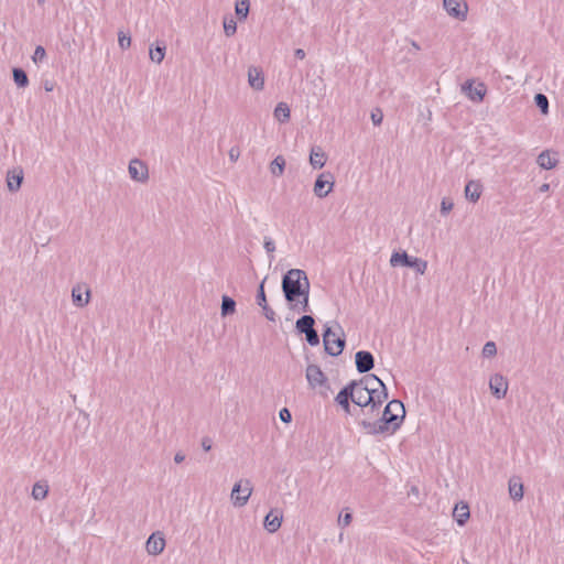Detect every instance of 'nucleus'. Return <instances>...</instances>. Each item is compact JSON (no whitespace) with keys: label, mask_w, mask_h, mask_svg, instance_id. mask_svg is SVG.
I'll return each instance as SVG.
<instances>
[{"label":"nucleus","mask_w":564,"mask_h":564,"mask_svg":"<svg viewBox=\"0 0 564 564\" xmlns=\"http://www.w3.org/2000/svg\"><path fill=\"white\" fill-rule=\"evenodd\" d=\"M240 490H241V484L240 482L235 484V486L231 490V500H232L234 506H236V507H243L248 502L249 497L252 491V488L250 487V482L248 480L246 481V486L242 490L245 492V495H242V496L238 495V491H240Z\"/></svg>","instance_id":"nucleus-12"},{"label":"nucleus","mask_w":564,"mask_h":564,"mask_svg":"<svg viewBox=\"0 0 564 564\" xmlns=\"http://www.w3.org/2000/svg\"><path fill=\"white\" fill-rule=\"evenodd\" d=\"M53 88H54V85H53V83H52V82L46 80V82L44 83V89H45L46 91H52V90H53Z\"/></svg>","instance_id":"nucleus-54"},{"label":"nucleus","mask_w":564,"mask_h":564,"mask_svg":"<svg viewBox=\"0 0 564 564\" xmlns=\"http://www.w3.org/2000/svg\"><path fill=\"white\" fill-rule=\"evenodd\" d=\"M282 292L291 310L311 312L310 281L306 272L301 269H290L282 278Z\"/></svg>","instance_id":"nucleus-1"},{"label":"nucleus","mask_w":564,"mask_h":564,"mask_svg":"<svg viewBox=\"0 0 564 564\" xmlns=\"http://www.w3.org/2000/svg\"><path fill=\"white\" fill-rule=\"evenodd\" d=\"M509 495L514 501H520L523 498V484L519 477L509 479Z\"/></svg>","instance_id":"nucleus-22"},{"label":"nucleus","mask_w":564,"mask_h":564,"mask_svg":"<svg viewBox=\"0 0 564 564\" xmlns=\"http://www.w3.org/2000/svg\"><path fill=\"white\" fill-rule=\"evenodd\" d=\"M411 45L413 46L414 50L419 51L421 50L420 45L417 44V42L415 41H411Z\"/></svg>","instance_id":"nucleus-56"},{"label":"nucleus","mask_w":564,"mask_h":564,"mask_svg":"<svg viewBox=\"0 0 564 564\" xmlns=\"http://www.w3.org/2000/svg\"><path fill=\"white\" fill-rule=\"evenodd\" d=\"M118 43L121 50H127L131 45V36L123 31L118 32Z\"/></svg>","instance_id":"nucleus-37"},{"label":"nucleus","mask_w":564,"mask_h":564,"mask_svg":"<svg viewBox=\"0 0 564 564\" xmlns=\"http://www.w3.org/2000/svg\"><path fill=\"white\" fill-rule=\"evenodd\" d=\"M184 459H185V455L183 453H181V452L176 453L175 456H174V462L176 464L183 463Z\"/></svg>","instance_id":"nucleus-52"},{"label":"nucleus","mask_w":564,"mask_h":564,"mask_svg":"<svg viewBox=\"0 0 564 564\" xmlns=\"http://www.w3.org/2000/svg\"><path fill=\"white\" fill-rule=\"evenodd\" d=\"M355 364L359 373H367L375 367L373 355L367 350H359L355 355Z\"/></svg>","instance_id":"nucleus-9"},{"label":"nucleus","mask_w":564,"mask_h":564,"mask_svg":"<svg viewBox=\"0 0 564 564\" xmlns=\"http://www.w3.org/2000/svg\"><path fill=\"white\" fill-rule=\"evenodd\" d=\"M166 45L164 42H156L155 45L150 47V58L156 64H161L164 59Z\"/></svg>","instance_id":"nucleus-25"},{"label":"nucleus","mask_w":564,"mask_h":564,"mask_svg":"<svg viewBox=\"0 0 564 564\" xmlns=\"http://www.w3.org/2000/svg\"><path fill=\"white\" fill-rule=\"evenodd\" d=\"M392 267L402 265L406 268H413L416 273L424 274L427 269V262L421 258L411 257L405 251L393 252L390 259Z\"/></svg>","instance_id":"nucleus-4"},{"label":"nucleus","mask_w":564,"mask_h":564,"mask_svg":"<svg viewBox=\"0 0 564 564\" xmlns=\"http://www.w3.org/2000/svg\"><path fill=\"white\" fill-rule=\"evenodd\" d=\"M482 186L478 181H469L465 186V196L468 200L476 203L481 195Z\"/></svg>","instance_id":"nucleus-23"},{"label":"nucleus","mask_w":564,"mask_h":564,"mask_svg":"<svg viewBox=\"0 0 564 564\" xmlns=\"http://www.w3.org/2000/svg\"><path fill=\"white\" fill-rule=\"evenodd\" d=\"M239 150L236 148H231L229 151V158L232 162H236L239 158Z\"/></svg>","instance_id":"nucleus-50"},{"label":"nucleus","mask_w":564,"mask_h":564,"mask_svg":"<svg viewBox=\"0 0 564 564\" xmlns=\"http://www.w3.org/2000/svg\"><path fill=\"white\" fill-rule=\"evenodd\" d=\"M362 416V419H367L369 421H372L371 419L375 417V416H379V414H377V411L375 412H370V406L368 408H361L360 409V414ZM361 420V417L358 420V422Z\"/></svg>","instance_id":"nucleus-46"},{"label":"nucleus","mask_w":564,"mask_h":564,"mask_svg":"<svg viewBox=\"0 0 564 564\" xmlns=\"http://www.w3.org/2000/svg\"><path fill=\"white\" fill-rule=\"evenodd\" d=\"M46 57V51L43 46L39 45L35 47L32 59L34 63H40Z\"/></svg>","instance_id":"nucleus-41"},{"label":"nucleus","mask_w":564,"mask_h":564,"mask_svg":"<svg viewBox=\"0 0 564 564\" xmlns=\"http://www.w3.org/2000/svg\"><path fill=\"white\" fill-rule=\"evenodd\" d=\"M334 176L330 173H322L314 183V194L319 197H326L333 189Z\"/></svg>","instance_id":"nucleus-7"},{"label":"nucleus","mask_w":564,"mask_h":564,"mask_svg":"<svg viewBox=\"0 0 564 564\" xmlns=\"http://www.w3.org/2000/svg\"><path fill=\"white\" fill-rule=\"evenodd\" d=\"M294 55H295V57H296V58H299V59H303V58L305 57V55H306V54H305L304 50H302V48H296V50L294 51Z\"/></svg>","instance_id":"nucleus-53"},{"label":"nucleus","mask_w":564,"mask_h":564,"mask_svg":"<svg viewBox=\"0 0 564 564\" xmlns=\"http://www.w3.org/2000/svg\"><path fill=\"white\" fill-rule=\"evenodd\" d=\"M369 397L372 398V400H369L370 412L377 411V414H379L381 404L388 399L386 384L381 388L377 387V390L369 392Z\"/></svg>","instance_id":"nucleus-13"},{"label":"nucleus","mask_w":564,"mask_h":564,"mask_svg":"<svg viewBox=\"0 0 564 564\" xmlns=\"http://www.w3.org/2000/svg\"><path fill=\"white\" fill-rule=\"evenodd\" d=\"M352 514L350 512L340 513L338 517V525L341 528H346L351 523Z\"/></svg>","instance_id":"nucleus-40"},{"label":"nucleus","mask_w":564,"mask_h":564,"mask_svg":"<svg viewBox=\"0 0 564 564\" xmlns=\"http://www.w3.org/2000/svg\"><path fill=\"white\" fill-rule=\"evenodd\" d=\"M489 388L494 397L502 399L508 391V381L502 375L495 373L489 380Z\"/></svg>","instance_id":"nucleus-10"},{"label":"nucleus","mask_w":564,"mask_h":564,"mask_svg":"<svg viewBox=\"0 0 564 564\" xmlns=\"http://www.w3.org/2000/svg\"><path fill=\"white\" fill-rule=\"evenodd\" d=\"M263 247L265 251L269 253L270 260H272L274 258L272 253L275 251L274 241L270 237H265Z\"/></svg>","instance_id":"nucleus-43"},{"label":"nucleus","mask_w":564,"mask_h":564,"mask_svg":"<svg viewBox=\"0 0 564 564\" xmlns=\"http://www.w3.org/2000/svg\"><path fill=\"white\" fill-rule=\"evenodd\" d=\"M236 311V302L228 295H224L221 299V315L227 316Z\"/></svg>","instance_id":"nucleus-30"},{"label":"nucleus","mask_w":564,"mask_h":564,"mask_svg":"<svg viewBox=\"0 0 564 564\" xmlns=\"http://www.w3.org/2000/svg\"><path fill=\"white\" fill-rule=\"evenodd\" d=\"M262 308V312H263V315L265 316V318L270 322H275V312L268 305L265 304L264 306H260Z\"/></svg>","instance_id":"nucleus-45"},{"label":"nucleus","mask_w":564,"mask_h":564,"mask_svg":"<svg viewBox=\"0 0 564 564\" xmlns=\"http://www.w3.org/2000/svg\"><path fill=\"white\" fill-rule=\"evenodd\" d=\"M129 175L133 181L144 183L149 180V170L144 162L133 159L129 163Z\"/></svg>","instance_id":"nucleus-8"},{"label":"nucleus","mask_w":564,"mask_h":564,"mask_svg":"<svg viewBox=\"0 0 564 564\" xmlns=\"http://www.w3.org/2000/svg\"><path fill=\"white\" fill-rule=\"evenodd\" d=\"M354 399H351V402L360 408H368L369 400H372L371 397H369V392L366 391V388H362L357 383V386L354 387Z\"/></svg>","instance_id":"nucleus-19"},{"label":"nucleus","mask_w":564,"mask_h":564,"mask_svg":"<svg viewBox=\"0 0 564 564\" xmlns=\"http://www.w3.org/2000/svg\"><path fill=\"white\" fill-rule=\"evenodd\" d=\"M44 2H45V0H37V3H39V4H42V3H44Z\"/></svg>","instance_id":"nucleus-57"},{"label":"nucleus","mask_w":564,"mask_h":564,"mask_svg":"<svg viewBox=\"0 0 564 564\" xmlns=\"http://www.w3.org/2000/svg\"><path fill=\"white\" fill-rule=\"evenodd\" d=\"M264 282H265V279L262 280V282L259 284V288L257 290L256 302L259 306H264L265 304H268L267 295L264 292Z\"/></svg>","instance_id":"nucleus-36"},{"label":"nucleus","mask_w":564,"mask_h":564,"mask_svg":"<svg viewBox=\"0 0 564 564\" xmlns=\"http://www.w3.org/2000/svg\"><path fill=\"white\" fill-rule=\"evenodd\" d=\"M285 160L282 155H278L270 164V171L275 176H281L284 172Z\"/></svg>","instance_id":"nucleus-31"},{"label":"nucleus","mask_w":564,"mask_h":564,"mask_svg":"<svg viewBox=\"0 0 564 564\" xmlns=\"http://www.w3.org/2000/svg\"><path fill=\"white\" fill-rule=\"evenodd\" d=\"M549 188H550V185L547 183H544V184L541 185L540 191L541 192H547Z\"/></svg>","instance_id":"nucleus-55"},{"label":"nucleus","mask_w":564,"mask_h":564,"mask_svg":"<svg viewBox=\"0 0 564 564\" xmlns=\"http://www.w3.org/2000/svg\"><path fill=\"white\" fill-rule=\"evenodd\" d=\"M23 176L22 174L8 175L7 185L11 192H15L21 187Z\"/></svg>","instance_id":"nucleus-35"},{"label":"nucleus","mask_w":564,"mask_h":564,"mask_svg":"<svg viewBox=\"0 0 564 564\" xmlns=\"http://www.w3.org/2000/svg\"><path fill=\"white\" fill-rule=\"evenodd\" d=\"M273 115L279 122L284 123L290 120L291 111L285 102H279L274 109Z\"/></svg>","instance_id":"nucleus-28"},{"label":"nucleus","mask_w":564,"mask_h":564,"mask_svg":"<svg viewBox=\"0 0 564 564\" xmlns=\"http://www.w3.org/2000/svg\"><path fill=\"white\" fill-rule=\"evenodd\" d=\"M249 0H238L236 2V14L239 20H243L247 18L249 12Z\"/></svg>","instance_id":"nucleus-33"},{"label":"nucleus","mask_w":564,"mask_h":564,"mask_svg":"<svg viewBox=\"0 0 564 564\" xmlns=\"http://www.w3.org/2000/svg\"><path fill=\"white\" fill-rule=\"evenodd\" d=\"M305 339L311 346H317L319 344V336L315 328L305 334Z\"/></svg>","instance_id":"nucleus-39"},{"label":"nucleus","mask_w":564,"mask_h":564,"mask_svg":"<svg viewBox=\"0 0 564 564\" xmlns=\"http://www.w3.org/2000/svg\"><path fill=\"white\" fill-rule=\"evenodd\" d=\"M327 161L326 153L323 151V149L318 145L313 147L310 152V164L313 169L319 170L324 167L325 163Z\"/></svg>","instance_id":"nucleus-18"},{"label":"nucleus","mask_w":564,"mask_h":564,"mask_svg":"<svg viewBox=\"0 0 564 564\" xmlns=\"http://www.w3.org/2000/svg\"><path fill=\"white\" fill-rule=\"evenodd\" d=\"M236 31H237V24L234 20L224 22V32L227 36L234 35L236 33Z\"/></svg>","instance_id":"nucleus-42"},{"label":"nucleus","mask_w":564,"mask_h":564,"mask_svg":"<svg viewBox=\"0 0 564 564\" xmlns=\"http://www.w3.org/2000/svg\"><path fill=\"white\" fill-rule=\"evenodd\" d=\"M48 492V486L45 484L36 482L32 488V497L35 500H43Z\"/></svg>","instance_id":"nucleus-32"},{"label":"nucleus","mask_w":564,"mask_h":564,"mask_svg":"<svg viewBox=\"0 0 564 564\" xmlns=\"http://www.w3.org/2000/svg\"><path fill=\"white\" fill-rule=\"evenodd\" d=\"M357 386L356 380L349 381L335 397V402L339 405L341 403L351 402L354 399V387Z\"/></svg>","instance_id":"nucleus-20"},{"label":"nucleus","mask_w":564,"mask_h":564,"mask_svg":"<svg viewBox=\"0 0 564 564\" xmlns=\"http://www.w3.org/2000/svg\"><path fill=\"white\" fill-rule=\"evenodd\" d=\"M13 80L19 88H25L29 85L28 74L20 67L12 69Z\"/></svg>","instance_id":"nucleus-29"},{"label":"nucleus","mask_w":564,"mask_h":564,"mask_svg":"<svg viewBox=\"0 0 564 564\" xmlns=\"http://www.w3.org/2000/svg\"><path fill=\"white\" fill-rule=\"evenodd\" d=\"M338 329L341 333V335L335 333L330 326L325 325V329L323 333V344L325 352L333 357L339 356L343 352L346 344L343 328L339 325Z\"/></svg>","instance_id":"nucleus-3"},{"label":"nucleus","mask_w":564,"mask_h":564,"mask_svg":"<svg viewBox=\"0 0 564 564\" xmlns=\"http://www.w3.org/2000/svg\"><path fill=\"white\" fill-rule=\"evenodd\" d=\"M405 409L400 400H391L383 409L380 417L373 421L361 419L358 424L369 435H392L403 423Z\"/></svg>","instance_id":"nucleus-2"},{"label":"nucleus","mask_w":564,"mask_h":564,"mask_svg":"<svg viewBox=\"0 0 564 564\" xmlns=\"http://www.w3.org/2000/svg\"><path fill=\"white\" fill-rule=\"evenodd\" d=\"M371 120L375 126H380L383 120V113L380 109H376L371 112Z\"/></svg>","instance_id":"nucleus-47"},{"label":"nucleus","mask_w":564,"mask_h":564,"mask_svg":"<svg viewBox=\"0 0 564 564\" xmlns=\"http://www.w3.org/2000/svg\"><path fill=\"white\" fill-rule=\"evenodd\" d=\"M443 7L452 18L465 21L468 13V6L465 0H443Z\"/></svg>","instance_id":"nucleus-5"},{"label":"nucleus","mask_w":564,"mask_h":564,"mask_svg":"<svg viewBox=\"0 0 564 564\" xmlns=\"http://www.w3.org/2000/svg\"><path fill=\"white\" fill-rule=\"evenodd\" d=\"M202 447L205 452H209L212 449V440L209 437H203Z\"/></svg>","instance_id":"nucleus-49"},{"label":"nucleus","mask_w":564,"mask_h":564,"mask_svg":"<svg viewBox=\"0 0 564 564\" xmlns=\"http://www.w3.org/2000/svg\"><path fill=\"white\" fill-rule=\"evenodd\" d=\"M339 406L344 410L346 414H352L350 402L341 403Z\"/></svg>","instance_id":"nucleus-51"},{"label":"nucleus","mask_w":564,"mask_h":564,"mask_svg":"<svg viewBox=\"0 0 564 564\" xmlns=\"http://www.w3.org/2000/svg\"><path fill=\"white\" fill-rule=\"evenodd\" d=\"M356 382H358L362 388H366V391L368 392L377 390V387L381 388L384 386L383 381L375 375H367L360 380H356Z\"/></svg>","instance_id":"nucleus-21"},{"label":"nucleus","mask_w":564,"mask_h":564,"mask_svg":"<svg viewBox=\"0 0 564 564\" xmlns=\"http://www.w3.org/2000/svg\"><path fill=\"white\" fill-rule=\"evenodd\" d=\"M534 101H535L536 107L540 109V111L543 115H547V112H549L547 97L544 94L539 93L534 96Z\"/></svg>","instance_id":"nucleus-34"},{"label":"nucleus","mask_w":564,"mask_h":564,"mask_svg":"<svg viewBox=\"0 0 564 564\" xmlns=\"http://www.w3.org/2000/svg\"><path fill=\"white\" fill-rule=\"evenodd\" d=\"M248 83L254 90H262L264 87V75L260 67L250 66L248 69Z\"/></svg>","instance_id":"nucleus-17"},{"label":"nucleus","mask_w":564,"mask_h":564,"mask_svg":"<svg viewBox=\"0 0 564 564\" xmlns=\"http://www.w3.org/2000/svg\"><path fill=\"white\" fill-rule=\"evenodd\" d=\"M72 300L77 307L86 306L90 300V290L79 284L74 286L72 290Z\"/></svg>","instance_id":"nucleus-14"},{"label":"nucleus","mask_w":564,"mask_h":564,"mask_svg":"<svg viewBox=\"0 0 564 564\" xmlns=\"http://www.w3.org/2000/svg\"><path fill=\"white\" fill-rule=\"evenodd\" d=\"M315 319L312 315L305 314L301 316L295 323V329L299 334H306L314 329Z\"/></svg>","instance_id":"nucleus-24"},{"label":"nucleus","mask_w":564,"mask_h":564,"mask_svg":"<svg viewBox=\"0 0 564 564\" xmlns=\"http://www.w3.org/2000/svg\"><path fill=\"white\" fill-rule=\"evenodd\" d=\"M282 512L278 509L271 510L264 518L263 525L270 533L276 532L282 523Z\"/></svg>","instance_id":"nucleus-16"},{"label":"nucleus","mask_w":564,"mask_h":564,"mask_svg":"<svg viewBox=\"0 0 564 564\" xmlns=\"http://www.w3.org/2000/svg\"><path fill=\"white\" fill-rule=\"evenodd\" d=\"M305 377L311 389L327 384V377L317 365H308L305 370Z\"/></svg>","instance_id":"nucleus-6"},{"label":"nucleus","mask_w":564,"mask_h":564,"mask_svg":"<svg viewBox=\"0 0 564 564\" xmlns=\"http://www.w3.org/2000/svg\"><path fill=\"white\" fill-rule=\"evenodd\" d=\"M536 162L541 169L551 170L556 166L558 161L549 151H543L539 154Z\"/></svg>","instance_id":"nucleus-26"},{"label":"nucleus","mask_w":564,"mask_h":564,"mask_svg":"<svg viewBox=\"0 0 564 564\" xmlns=\"http://www.w3.org/2000/svg\"><path fill=\"white\" fill-rule=\"evenodd\" d=\"M497 354V346L494 341H487L482 347V356L486 358L494 357Z\"/></svg>","instance_id":"nucleus-38"},{"label":"nucleus","mask_w":564,"mask_h":564,"mask_svg":"<svg viewBox=\"0 0 564 564\" xmlns=\"http://www.w3.org/2000/svg\"><path fill=\"white\" fill-rule=\"evenodd\" d=\"M463 91L467 94L469 99L479 102L485 97L486 87L482 83L474 87L473 82L468 80L463 85Z\"/></svg>","instance_id":"nucleus-15"},{"label":"nucleus","mask_w":564,"mask_h":564,"mask_svg":"<svg viewBox=\"0 0 564 564\" xmlns=\"http://www.w3.org/2000/svg\"><path fill=\"white\" fill-rule=\"evenodd\" d=\"M165 547V539L163 536V533L161 532H154L152 533L145 543L147 552L150 555H159L164 551Z\"/></svg>","instance_id":"nucleus-11"},{"label":"nucleus","mask_w":564,"mask_h":564,"mask_svg":"<svg viewBox=\"0 0 564 564\" xmlns=\"http://www.w3.org/2000/svg\"><path fill=\"white\" fill-rule=\"evenodd\" d=\"M454 207V203L448 198H443L441 202V214L446 216Z\"/></svg>","instance_id":"nucleus-44"},{"label":"nucleus","mask_w":564,"mask_h":564,"mask_svg":"<svg viewBox=\"0 0 564 564\" xmlns=\"http://www.w3.org/2000/svg\"><path fill=\"white\" fill-rule=\"evenodd\" d=\"M279 416L280 420L284 423H290L292 421V414L286 408L280 410Z\"/></svg>","instance_id":"nucleus-48"},{"label":"nucleus","mask_w":564,"mask_h":564,"mask_svg":"<svg viewBox=\"0 0 564 564\" xmlns=\"http://www.w3.org/2000/svg\"><path fill=\"white\" fill-rule=\"evenodd\" d=\"M453 517L458 525H464L469 518V508L467 505H456L453 510Z\"/></svg>","instance_id":"nucleus-27"}]
</instances>
